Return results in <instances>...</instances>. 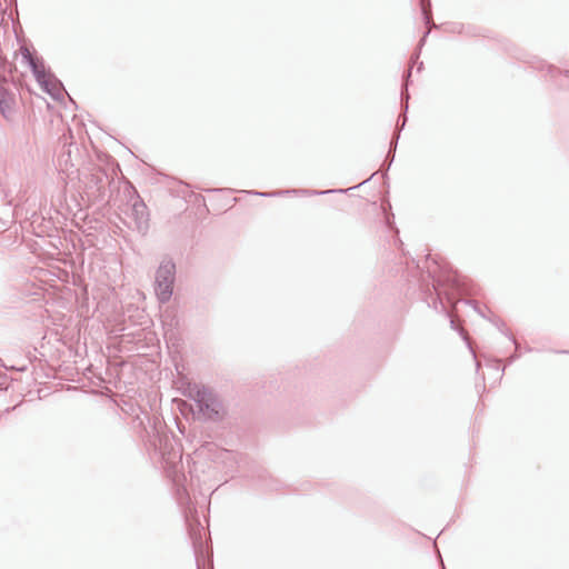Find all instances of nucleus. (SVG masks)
Returning a JSON list of instances; mask_svg holds the SVG:
<instances>
[{
	"label": "nucleus",
	"instance_id": "7ed1b4c3",
	"mask_svg": "<svg viewBox=\"0 0 569 569\" xmlns=\"http://www.w3.org/2000/svg\"><path fill=\"white\" fill-rule=\"evenodd\" d=\"M196 399L200 410L209 418L218 416L223 410L221 402L207 390H199Z\"/></svg>",
	"mask_w": 569,
	"mask_h": 569
},
{
	"label": "nucleus",
	"instance_id": "20e7f679",
	"mask_svg": "<svg viewBox=\"0 0 569 569\" xmlns=\"http://www.w3.org/2000/svg\"><path fill=\"white\" fill-rule=\"evenodd\" d=\"M14 104V97L6 90L0 89V110L2 113L11 111Z\"/></svg>",
	"mask_w": 569,
	"mask_h": 569
},
{
	"label": "nucleus",
	"instance_id": "f03ea898",
	"mask_svg": "<svg viewBox=\"0 0 569 569\" xmlns=\"http://www.w3.org/2000/svg\"><path fill=\"white\" fill-rule=\"evenodd\" d=\"M176 264L171 260L161 262L156 276V293L161 302H167L172 295Z\"/></svg>",
	"mask_w": 569,
	"mask_h": 569
},
{
	"label": "nucleus",
	"instance_id": "f257e3e1",
	"mask_svg": "<svg viewBox=\"0 0 569 569\" xmlns=\"http://www.w3.org/2000/svg\"><path fill=\"white\" fill-rule=\"evenodd\" d=\"M22 63L27 64L33 72L38 83L41 88L51 96H56L59 92V83L57 79L47 71L43 61L34 56L31 50L23 46L19 50Z\"/></svg>",
	"mask_w": 569,
	"mask_h": 569
}]
</instances>
